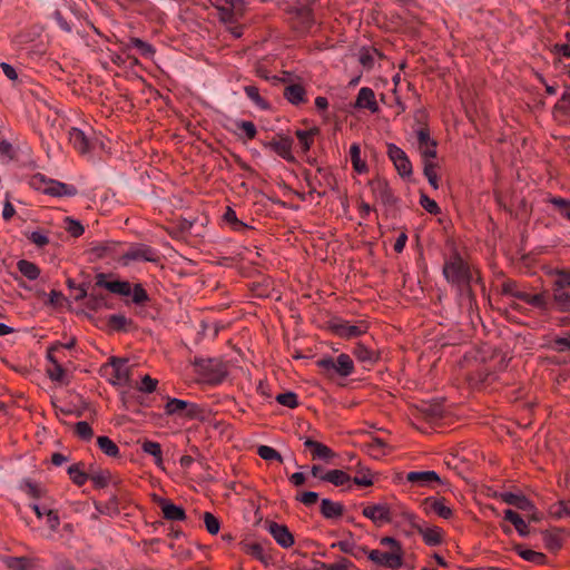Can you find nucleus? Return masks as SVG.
<instances>
[{
  "label": "nucleus",
  "mask_w": 570,
  "mask_h": 570,
  "mask_svg": "<svg viewBox=\"0 0 570 570\" xmlns=\"http://www.w3.org/2000/svg\"><path fill=\"white\" fill-rule=\"evenodd\" d=\"M68 139L72 147L80 154L89 153L92 146L89 137L79 128L71 127L68 130Z\"/></svg>",
  "instance_id": "aec40b11"
},
{
  "label": "nucleus",
  "mask_w": 570,
  "mask_h": 570,
  "mask_svg": "<svg viewBox=\"0 0 570 570\" xmlns=\"http://www.w3.org/2000/svg\"><path fill=\"white\" fill-rule=\"evenodd\" d=\"M320 367L328 376L335 374L340 376H348L354 372V363L350 355L340 354L336 358L327 357L318 361Z\"/></svg>",
  "instance_id": "39448f33"
},
{
  "label": "nucleus",
  "mask_w": 570,
  "mask_h": 570,
  "mask_svg": "<svg viewBox=\"0 0 570 570\" xmlns=\"http://www.w3.org/2000/svg\"><path fill=\"white\" fill-rule=\"evenodd\" d=\"M158 505L161 509L163 515L169 521H184L186 519L185 510L173 503L167 499H159Z\"/></svg>",
  "instance_id": "412c9836"
},
{
  "label": "nucleus",
  "mask_w": 570,
  "mask_h": 570,
  "mask_svg": "<svg viewBox=\"0 0 570 570\" xmlns=\"http://www.w3.org/2000/svg\"><path fill=\"white\" fill-rule=\"evenodd\" d=\"M276 401L289 409H295L298 405L297 395L294 392L281 393L276 396Z\"/></svg>",
  "instance_id": "603ef678"
},
{
  "label": "nucleus",
  "mask_w": 570,
  "mask_h": 570,
  "mask_svg": "<svg viewBox=\"0 0 570 570\" xmlns=\"http://www.w3.org/2000/svg\"><path fill=\"white\" fill-rule=\"evenodd\" d=\"M107 323L114 331H125L130 321L122 314H112L108 317Z\"/></svg>",
  "instance_id": "de8ad7c7"
},
{
  "label": "nucleus",
  "mask_w": 570,
  "mask_h": 570,
  "mask_svg": "<svg viewBox=\"0 0 570 570\" xmlns=\"http://www.w3.org/2000/svg\"><path fill=\"white\" fill-rule=\"evenodd\" d=\"M417 148L423 161L431 160L436 157V141L430 137V132L425 128L416 131Z\"/></svg>",
  "instance_id": "ddd939ff"
},
{
  "label": "nucleus",
  "mask_w": 570,
  "mask_h": 570,
  "mask_svg": "<svg viewBox=\"0 0 570 570\" xmlns=\"http://www.w3.org/2000/svg\"><path fill=\"white\" fill-rule=\"evenodd\" d=\"M350 156L351 161L353 165V168L358 173L362 174L367 170V166L365 161L361 159V148L357 144H353L350 148Z\"/></svg>",
  "instance_id": "e433bc0d"
},
{
  "label": "nucleus",
  "mask_w": 570,
  "mask_h": 570,
  "mask_svg": "<svg viewBox=\"0 0 570 570\" xmlns=\"http://www.w3.org/2000/svg\"><path fill=\"white\" fill-rule=\"evenodd\" d=\"M553 284L562 288L570 287V272L564 269L557 271V278Z\"/></svg>",
  "instance_id": "e2e57ef3"
},
{
  "label": "nucleus",
  "mask_w": 570,
  "mask_h": 570,
  "mask_svg": "<svg viewBox=\"0 0 570 570\" xmlns=\"http://www.w3.org/2000/svg\"><path fill=\"white\" fill-rule=\"evenodd\" d=\"M131 49H137V51L145 58H153L155 53L154 47L139 38H130L124 46L122 51L128 55V58H131L129 53Z\"/></svg>",
  "instance_id": "b1692460"
},
{
  "label": "nucleus",
  "mask_w": 570,
  "mask_h": 570,
  "mask_svg": "<svg viewBox=\"0 0 570 570\" xmlns=\"http://www.w3.org/2000/svg\"><path fill=\"white\" fill-rule=\"evenodd\" d=\"M291 13L295 20V28L298 30L306 31L312 27L314 18L309 7L305 4L295 6L292 8Z\"/></svg>",
  "instance_id": "f3484780"
},
{
  "label": "nucleus",
  "mask_w": 570,
  "mask_h": 570,
  "mask_svg": "<svg viewBox=\"0 0 570 570\" xmlns=\"http://www.w3.org/2000/svg\"><path fill=\"white\" fill-rule=\"evenodd\" d=\"M41 185L38 186L43 193L62 197V196H75L77 194V188L72 185H67L65 183H60L52 179H46L45 177H40Z\"/></svg>",
  "instance_id": "9b49d317"
},
{
  "label": "nucleus",
  "mask_w": 570,
  "mask_h": 570,
  "mask_svg": "<svg viewBox=\"0 0 570 570\" xmlns=\"http://www.w3.org/2000/svg\"><path fill=\"white\" fill-rule=\"evenodd\" d=\"M111 377L110 381L114 385H126L130 382V370L127 366V360L120 357L110 358Z\"/></svg>",
  "instance_id": "f8f14e48"
},
{
  "label": "nucleus",
  "mask_w": 570,
  "mask_h": 570,
  "mask_svg": "<svg viewBox=\"0 0 570 570\" xmlns=\"http://www.w3.org/2000/svg\"><path fill=\"white\" fill-rule=\"evenodd\" d=\"M257 453L262 459H264L266 461H273V460L278 461V462L283 461L282 455L275 449H273L272 446H268V445L258 446Z\"/></svg>",
  "instance_id": "3c124183"
},
{
  "label": "nucleus",
  "mask_w": 570,
  "mask_h": 570,
  "mask_svg": "<svg viewBox=\"0 0 570 570\" xmlns=\"http://www.w3.org/2000/svg\"><path fill=\"white\" fill-rule=\"evenodd\" d=\"M158 381L151 379L149 375H145L141 380L140 391L151 393L156 390Z\"/></svg>",
  "instance_id": "338daca9"
},
{
  "label": "nucleus",
  "mask_w": 570,
  "mask_h": 570,
  "mask_svg": "<svg viewBox=\"0 0 570 570\" xmlns=\"http://www.w3.org/2000/svg\"><path fill=\"white\" fill-rule=\"evenodd\" d=\"M354 108L356 109H367L372 114H375L379 111V104L375 98V94L373 89L368 87H362L358 90Z\"/></svg>",
  "instance_id": "6ab92c4d"
},
{
  "label": "nucleus",
  "mask_w": 570,
  "mask_h": 570,
  "mask_svg": "<svg viewBox=\"0 0 570 570\" xmlns=\"http://www.w3.org/2000/svg\"><path fill=\"white\" fill-rule=\"evenodd\" d=\"M422 507L426 513H435L443 519H450L452 517L451 508L443 503V500H438L433 497L425 498L422 502Z\"/></svg>",
  "instance_id": "4be33fe9"
},
{
  "label": "nucleus",
  "mask_w": 570,
  "mask_h": 570,
  "mask_svg": "<svg viewBox=\"0 0 570 570\" xmlns=\"http://www.w3.org/2000/svg\"><path fill=\"white\" fill-rule=\"evenodd\" d=\"M417 532L423 537V540L429 546H438L442 541V532L438 527H416Z\"/></svg>",
  "instance_id": "c85d7f7f"
},
{
  "label": "nucleus",
  "mask_w": 570,
  "mask_h": 570,
  "mask_svg": "<svg viewBox=\"0 0 570 570\" xmlns=\"http://www.w3.org/2000/svg\"><path fill=\"white\" fill-rule=\"evenodd\" d=\"M549 348L558 353L570 351V334L567 337H556L551 340Z\"/></svg>",
  "instance_id": "8fccbe9b"
},
{
  "label": "nucleus",
  "mask_w": 570,
  "mask_h": 570,
  "mask_svg": "<svg viewBox=\"0 0 570 570\" xmlns=\"http://www.w3.org/2000/svg\"><path fill=\"white\" fill-rule=\"evenodd\" d=\"M167 415H179L196 419L200 415L202 409L196 404L179 399H168L165 405Z\"/></svg>",
  "instance_id": "423d86ee"
},
{
  "label": "nucleus",
  "mask_w": 570,
  "mask_h": 570,
  "mask_svg": "<svg viewBox=\"0 0 570 570\" xmlns=\"http://www.w3.org/2000/svg\"><path fill=\"white\" fill-rule=\"evenodd\" d=\"M193 365L199 380L210 385L220 384L226 375V365L218 358L195 357Z\"/></svg>",
  "instance_id": "7ed1b4c3"
},
{
  "label": "nucleus",
  "mask_w": 570,
  "mask_h": 570,
  "mask_svg": "<svg viewBox=\"0 0 570 570\" xmlns=\"http://www.w3.org/2000/svg\"><path fill=\"white\" fill-rule=\"evenodd\" d=\"M443 274L448 282L462 285V293L466 294L470 299L472 298L470 283L473 279V275L469 266L459 255L445 262Z\"/></svg>",
  "instance_id": "20e7f679"
},
{
  "label": "nucleus",
  "mask_w": 570,
  "mask_h": 570,
  "mask_svg": "<svg viewBox=\"0 0 570 570\" xmlns=\"http://www.w3.org/2000/svg\"><path fill=\"white\" fill-rule=\"evenodd\" d=\"M552 301L558 311L570 312V293L556 284H552Z\"/></svg>",
  "instance_id": "bb28decb"
},
{
  "label": "nucleus",
  "mask_w": 570,
  "mask_h": 570,
  "mask_svg": "<svg viewBox=\"0 0 570 570\" xmlns=\"http://www.w3.org/2000/svg\"><path fill=\"white\" fill-rule=\"evenodd\" d=\"M387 155L401 177L405 178L412 175V164L404 150L394 144H389Z\"/></svg>",
  "instance_id": "9d476101"
},
{
  "label": "nucleus",
  "mask_w": 570,
  "mask_h": 570,
  "mask_svg": "<svg viewBox=\"0 0 570 570\" xmlns=\"http://www.w3.org/2000/svg\"><path fill=\"white\" fill-rule=\"evenodd\" d=\"M244 91L248 99L253 101V104L259 109H267V101L259 95V90L256 86L247 85L244 87Z\"/></svg>",
  "instance_id": "c9c22d12"
},
{
  "label": "nucleus",
  "mask_w": 570,
  "mask_h": 570,
  "mask_svg": "<svg viewBox=\"0 0 570 570\" xmlns=\"http://www.w3.org/2000/svg\"><path fill=\"white\" fill-rule=\"evenodd\" d=\"M65 229L73 237H79L83 233L82 225L70 217L65 219Z\"/></svg>",
  "instance_id": "4d7b16f0"
},
{
  "label": "nucleus",
  "mask_w": 570,
  "mask_h": 570,
  "mask_svg": "<svg viewBox=\"0 0 570 570\" xmlns=\"http://www.w3.org/2000/svg\"><path fill=\"white\" fill-rule=\"evenodd\" d=\"M121 261L125 265L129 264V262L156 263L159 261V254L156 249L147 245H135L122 254Z\"/></svg>",
  "instance_id": "6e6552de"
},
{
  "label": "nucleus",
  "mask_w": 570,
  "mask_h": 570,
  "mask_svg": "<svg viewBox=\"0 0 570 570\" xmlns=\"http://www.w3.org/2000/svg\"><path fill=\"white\" fill-rule=\"evenodd\" d=\"M285 98L293 105H299L304 101L305 90L301 85H287L284 88Z\"/></svg>",
  "instance_id": "7c9ffc66"
},
{
  "label": "nucleus",
  "mask_w": 570,
  "mask_h": 570,
  "mask_svg": "<svg viewBox=\"0 0 570 570\" xmlns=\"http://www.w3.org/2000/svg\"><path fill=\"white\" fill-rule=\"evenodd\" d=\"M543 541H544L546 547L550 551H557L562 546L561 539L557 534L549 533V532L543 533Z\"/></svg>",
  "instance_id": "bf43d9fd"
},
{
  "label": "nucleus",
  "mask_w": 570,
  "mask_h": 570,
  "mask_svg": "<svg viewBox=\"0 0 570 570\" xmlns=\"http://www.w3.org/2000/svg\"><path fill=\"white\" fill-rule=\"evenodd\" d=\"M19 272L30 281H35L40 275L39 267L26 259H20L17 264Z\"/></svg>",
  "instance_id": "f704fd0d"
},
{
  "label": "nucleus",
  "mask_w": 570,
  "mask_h": 570,
  "mask_svg": "<svg viewBox=\"0 0 570 570\" xmlns=\"http://www.w3.org/2000/svg\"><path fill=\"white\" fill-rule=\"evenodd\" d=\"M28 238L31 243H33L38 247H43L49 244V238L46 235L41 234L40 232H32L28 236Z\"/></svg>",
  "instance_id": "69168bd1"
},
{
  "label": "nucleus",
  "mask_w": 570,
  "mask_h": 570,
  "mask_svg": "<svg viewBox=\"0 0 570 570\" xmlns=\"http://www.w3.org/2000/svg\"><path fill=\"white\" fill-rule=\"evenodd\" d=\"M321 512L327 519L338 518L343 514V507L330 499H323L321 502Z\"/></svg>",
  "instance_id": "2f4dec72"
},
{
  "label": "nucleus",
  "mask_w": 570,
  "mask_h": 570,
  "mask_svg": "<svg viewBox=\"0 0 570 570\" xmlns=\"http://www.w3.org/2000/svg\"><path fill=\"white\" fill-rule=\"evenodd\" d=\"M353 355L362 363L372 365L377 361L376 353L363 343H356L352 348Z\"/></svg>",
  "instance_id": "cd10ccee"
},
{
  "label": "nucleus",
  "mask_w": 570,
  "mask_h": 570,
  "mask_svg": "<svg viewBox=\"0 0 570 570\" xmlns=\"http://www.w3.org/2000/svg\"><path fill=\"white\" fill-rule=\"evenodd\" d=\"M406 481L413 485L433 488L442 484V480L434 471H411L406 474Z\"/></svg>",
  "instance_id": "4468645a"
},
{
  "label": "nucleus",
  "mask_w": 570,
  "mask_h": 570,
  "mask_svg": "<svg viewBox=\"0 0 570 570\" xmlns=\"http://www.w3.org/2000/svg\"><path fill=\"white\" fill-rule=\"evenodd\" d=\"M3 561L11 570H29L31 567L30 560L24 557H6Z\"/></svg>",
  "instance_id": "37998d69"
},
{
  "label": "nucleus",
  "mask_w": 570,
  "mask_h": 570,
  "mask_svg": "<svg viewBox=\"0 0 570 570\" xmlns=\"http://www.w3.org/2000/svg\"><path fill=\"white\" fill-rule=\"evenodd\" d=\"M204 522H205L207 531L210 534H217L218 533V531H219V521L210 512H206L204 514Z\"/></svg>",
  "instance_id": "052dcab7"
},
{
  "label": "nucleus",
  "mask_w": 570,
  "mask_h": 570,
  "mask_svg": "<svg viewBox=\"0 0 570 570\" xmlns=\"http://www.w3.org/2000/svg\"><path fill=\"white\" fill-rule=\"evenodd\" d=\"M504 519L510 521L521 537H528L530 531L525 521L513 510L504 511Z\"/></svg>",
  "instance_id": "c756f323"
},
{
  "label": "nucleus",
  "mask_w": 570,
  "mask_h": 570,
  "mask_svg": "<svg viewBox=\"0 0 570 570\" xmlns=\"http://www.w3.org/2000/svg\"><path fill=\"white\" fill-rule=\"evenodd\" d=\"M46 517H47V524L49 525V528L52 530H56L60 524L58 512L52 509H47Z\"/></svg>",
  "instance_id": "774afa93"
},
{
  "label": "nucleus",
  "mask_w": 570,
  "mask_h": 570,
  "mask_svg": "<svg viewBox=\"0 0 570 570\" xmlns=\"http://www.w3.org/2000/svg\"><path fill=\"white\" fill-rule=\"evenodd\" d=\"M330 328L340 337L347 340L358 337L367 331V326L363 322L352 324L348 321L340 318L333 320L330 324Z\"/></svg>",
  "instance_id": "0eeeda50"
},
{
  "label": "nucleus",
  "mask_w": 570,
  "mask_h": 570,
  "mask_svg": "<svg viewBox=\"0 0 570 570\" xmlns=\"http://www.w3.org/2000/svg\"><path fill=\"white\" fill-rule=\"evenodd\" d=\"M292 139L282 137L277 140H272L267 146L282 158L288 161H293L294 157L292 155Z\"/></svg>",
  "instance_id": "393cba45"
},
{
  "label": "nucleus",
  "mask_w": 570,
  "mask_h": 570,
  "mask_svg": "<svg viewBox=\"0 0 570 570\" xmlns=\"http://www.w3.org/2000/svg\"><path fill=\"white\" fill-rule=\"evenodd\" d=\"M234 126H235V134L238 135L239 137H242L244 135V137H246L247 139H253V138H255V136L257 134L256 127L252 121L235 120Z\"/></svg>",
  "instance_id": "473e14b6"
},
{
  "label": "nucleus",
  "mask_w": 570,
  "mask_h": 570,
  "mask_svg": "<svg viewBox=\"0 0 570 570\" xmlns=\"http://www.w3.org/2000/svg\"><path fill=\"white\" fill-rule=\"evenodd\" d=\"M352 567V562L345 558H342L338 562L327 564L321 563V568L325 570H348Z\"/></svg>",
  "instance_id": "0e129e2a"
},
{
  "label": "nucleus",
  "mask_w": 570,
  "mask_h": 570,
  "mask_svg": "<svg viewBox=\"0 0 570 570\" xmlns=\"http://www.w3.org/2000/svg\"><path fill=\"white\" fill-rule=\"evenodd\" d=\"M549 203L554 206V208L562 215L564 218L570 220V200L562 197H551Z\"/></svg>",
  "instance_id": "a18cd8bd"
},
{
  "label": "nucleus",
  "mask_w": 570,
  "mask_h": 570,
  "mask_svg": "<svg viewBox=\"0 0 570 570\" xmlns=\"http://www.w3.org/2000/svg\"><path fill=\"white\" fill-rule=\"evenodd\" d=\"M314 134H315V130H311V131L298 130L296 132V136L298 138V141H299L301 147L304 153L309 150L311 145L313 142Z\"/></svg>",
  "instance_id": "5fc2aeb1"
},
{
  "label": "nucleus",
  "mask_w": 570,
  "mask_h": 570,
  "mask_svg": "<svg viewBox=\"0 0 570 570\" xmlns=\"http://www.w3.org/2000/svg\"><path fill=\"white\" fill-rule=\"evenodd\" d=\"M511 295L513 297H515L520 301H523L524 303L542 311V312H548L551 309V303H550L546 292L532 295L527 292L514 291V292H511Z\"/></svg>",
  "instance_id": "2eb2a0df"
},
{
  "label": "nucleus",
  "mask_w": 570,
  "mask_h": 570,
  "mask_svg": "<svg viewBox=\"0 0 570 570\" xmlns=\"http://www.w3.org/2000/svg\"><path fill=\"white\" fill-rule=\"evenodd\" d=\"M420 204L430 214H439L440 213L439 205L433 199H431L429 196H426L425 194H421Z\"/></svg>",
  "instance_id": "680f3d73"
},
{
  "label": "nucleus",
  "mask_w": 570,
  "mask_h": 570,
  "mask_svg": "<svg viewBox=\"0 0 570 570\" xmlns=\"http://www.w3.org/2000/svg\"><path fill=\"white\" fill-rule=\"evenodd\" d=\"M141 449L145 453L154 456L156 464L159 465L163 462V451L159 443L146 440L142 443Z\"/></svg>",
  "instance_id": "ea45409f"
},
{
  "label": "nucleus",
  "mask_w": 570,
  "mask_h": 570,
  "mask_svg": "<svg viewBox=\"0 0 570 570\" xmlns=\"http://www.w3.org/2000/svg\"><path fill=\"white\" fill-rule=\"evenodd\" d=\"M267 530L282 548L286 549L293 546L294 537L286 525L271 521L267 523Z\"/></svg>",
  "instance_id": "dca6fc26"
},
{
  "label": "nucleus",
  "mask_w": 570,
  "mask_h": 570,
  "mask_svg": "<svg viewBox=\"0 0 570 570\" xmlns=\"http://www.w3.org/2000/svg\"><path fill=\"white\" fill-rule=\"evenodd\" d=\"M502 501L507 504L513 505L522 511H532L533 504L532 502L522 494H517L512 492H505L501 494Z\"/></svg>",
  "instance_id": "a878e982"
},
{
  "label": "nucleus",
  "mask_w": 570,
  "mask_h": 570,
  "mask_svg": "<svg viewBox=\"0 0 570 570\" xmlns=\"http://www.w3.org/2000/svg\"><path fill=\"white\" fill-rule=\"evenodd\" d=\"M363 515L375 524H382L391 521V511L386 504H372L363 508Z\"/></svg>",
  "instance_id": "a211bd4d"
},
{
  "label": "nucleus",
  "mask_w": 570,
  "mask_h": 570,
  "mask_svg": "<svg viewBox=\"0 0 570 570\" xmlns=\"http://www.w3.org/2000/svg\"><path fill=\"white\" fill-rule=\"evenodd\" d=\"M80 463L72 464L68 468V474L77 485H83L89 479V474L82 471Z\"/></svg>",
  "instance_id": "a19ab883"
},
{
  "label": "nucleus",
  "mask_w": 570,
  "mask_h": 570,
  "mask_svg": "<svg viewBox=\"0 0 570 570\" xmlns=\"http://www.w3.org/2000/svg\"><path fill=\"white\" fill-rule=\"evenodd\" d=\"M372 195L376 200H380L386 207H393L397 204L399 199L394 196L387 181L381 178L372 179L368 183Z\"/></svg>",
  "instance_id": "1a4fd4ad"
},
{
  "label": "nucleus",
  "mask_w": 570,
  "mask_h": 570,
  "mask_svg": "<svg viewBox=\"0 0 570 570\" xmlns=\"http://www.w3.org/2000/svg\"><path fill=\"white\" fill-rule=\"evenodd\" d=\"M97 444L99 449L109 456H117L119 454L118 446L108 436H99Z\"/></svg>",
  "instance_id": "c03bdc74"
},
{
  "label": "nucleus",
  "mask_w": 570,
  "mask_h": 570,
  "mask_svg": "<svg viewBox=\"0 0 570 570\" xmlns=\"http://www.w3.org/2000/svg\"><path fill=\"white\" fill-rule=\"evenodd\" d=\"M304 445L311 450L314 460L328 461L335 455L328 446L312 439H306Z\"/></svg>",
  "instance_id": "5701e85b"
},
{
  "label": "nucleus",
  "mask_w": 570,
  "mask_h": 570,
  "mask_svg": "<svg viewBox=\"0 0 570 570\" xmlns=\"http://www.w3.org/2000/svg\"><path fill=\"white\" fill-rule=\"evenodd\" d=\"M47 374L52 381L56 382H65V379L67 376L66 370L61 366V364L58 361H52V365H49L47 367Z\"/></svg>",
  "instance_id": "49530a36"
},
{
  "label": "nucleus",
  "mask_w": 570,
  "mask_h": 570,
  "mask_svg": "<svg viewBox=\"0 0 570 570\" xmlns=\"http://www.w3.org/2000/svg\"><path fill=\"white\" fill-rule=\"evenodd\" d=\"M321 480L333 483L336 487L344 485L345 483H350L351 476L342 471V470H331L326 472Z\"/></svg>",
  "instance_id": "72a5a7b5"
},
{
  "label": "nucleus",
  "mask_w": 570,
  "mask_h": 570,
  "mask_svg": "<svg viewBox=\"0 0 570 570\" xmlns=\"http://www.w3.org/2000/svg\"><path fill=\"white\" fill-rule=\"evenodd\" d=\"M403 551L400 550H393L389 551L385 559V564L389 568L396 570L400 569L403 566V559H402Z\"/></svg>",
  "instance_id": "09e8293b"
},
{
  "label": "nucleus",
  "mask_w": 570,
  "mask_h": 570,
  "mask_svg": "<svg viewBox=\"0 0 570 570\" xmlns=\"http://www.w3.org/2000/svg\"><path fill=\"white\" fill-rule=\"evenodd\" d=\"M76 434L82 440H90L94 435V431L86 421H80L75 428Z\"/></svg>",
  "instance_id": "13d9d810"
},
{
  "label": "nucleus",
  "mask_w": 570,
  "mask_h": 570,
  "mask_svg": "<svg viewBox=\"0 0 570 570\" xmlns=\"http://www.w3.org/2000/svg\"><path fill=\"white\" fill-rule=\"evenodd\" d=\"M95 286L106 288L121 296H131L132 303L138 306L145 305L150 301L148 293L141 284H135L132 287L130 283L126 281H108L107 276L102 273L96 276Z\"/></svg>",
  "instance_id": "f257e3e1"
},
{
  "label": "nucleus",
  "mask_w": 570,
  "mask_h": 570,
  "mask_svg": "<svg viewBox=\"0 0 570 570\" xmlns=\"http://www.w3.org/2000/svg\"><path fill=\"white\" fill-rule=\"evenodd\" d=\"M424 164V175L425 177L428 178L430 185L433 187V188H438L439 187V184H438V176L434 171V168H435V164L431 160H426V161H423Z\"/></svg>",
  "instance_id": "6e6d98bb"
},
{
  "label": "nucleus",
  "mask_w": 570,
  "mask_h": 570,
  "mask_svg": "<svg viewBox=\"0 0 570 570\" xmlns=\"http://www.w3.org/2000/svg\"><path fill=\"white\" fill-rule=\"evenodd\" d=\"M519 556L530 562L537 563V564H544L547 562V557L542 552H538L530 549H521L520 547H517Z\"/></svg>",
  "instance_id": "58836bf2"
},
{
  "label": "nucleus",
  "mask_w": 570,
  "mask_h": 570,
  "mask_svg": "<svg viewBox=\"0 0 570 570\" xmlns=\"http://www.w3.org/2000/svg\"><path fill=\"white\" fill-rule=\"evenodd\" d=\"M224 219L230 224L232 228L235 230V232H239V233H244L248 229H250V227L243 223L242 220H239L236 216V213L232 209V208H228L226 210V213L224 214Z\"/></svg>",
  "instance_id": "79ce46f5"
},
{
  "label": "nucleus",
  "mask_w": 570,
  "mask_h": 570,
  "mask_svg": "<svg viewBox=\"0 0 570 570\" xmlns=\"http://www.w3.org/2000/svg\"><path fill=\"white\" fill-rule=\"evenodd\" d=\"M214 7L217 9L220 21L228 26V30L235 38L243 35L242 26L238 20L243 17L246 10L245 0H214Z\"/></svg>",
  "instance_id": "f03ea898"
},
{
  "label": "nucleus",
  "mask_w": 570,
  "mask_h": 570,
  "mask_svg": "<svg viewBox=\"0 0 570 570\" xmlns=\"http://www.w3.org/2000/svg\"><path fill=\"white\" fill-rule=\"evenodd\" d=\"M87 308L91 311H98L102 307L110 308V305L107 303L105 295L91 292L88 296V299L85 302Z\"/></svg>",
  "instance_id": "4c0bfd02"
},
{
  "label": "nucleus",
  "mask_w": 570,
  "mask_h": 570,
  "mask_svg": "<svg viewBox=\"0 0 570 570\" xmlns=\"http://www.w3.org/2000/svg\"><path fill=\"white\" fill-rule=\"evenodd\" d=\"M110 474L107 471H94L89 474V479L96 488H105L109 482Z\"/></svg>",
  "instance_id": "864d4df0"
}]
</instances>
